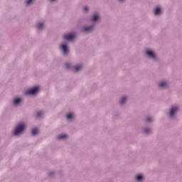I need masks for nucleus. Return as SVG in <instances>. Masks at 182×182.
Here are the masks:
<instances>
[{"mask_svg": "<svg viewBox=\"0 0 182 182\" xmlns=\"http://www.w3.org/2000/svg\"><path fill=\"white\" fill-rule=\"evenodd\" d=\"M50 1H55V0H50Z\"/></svg>", "mask_w": 182, "mask_h": 182, "instance_id": "393cba45", "label": "nucleus"}, {"mask_svg": "<svg viewBox=\"0 0 182 182\" xmlns=\"http://www.w3.org/2000/svg\"><path fill=\"white\" fill-rule=\"evenodd\" d=\"M146 55H147V56H149V58H151V59H156V55H154V53H153V51L146 50Z\"/></svg>", "mask_w": 182, "mask_h": 182, "instance_id": "39448f33", "label": "nucleus"}, {"mask_svg": "<svg viewBox=\"0 0 182 182\" xmlns=\"http://www.w3.org/2000/svg\"><path fill=\"white\" fill-rule=\"evenodd\" d=\"M65 68H69V67L70 66V65H69V63H66V64L65 65Z\"/></svg>", "mask_w": 182, "mask_h": 182, "instance_id": "b1692460", "label": "nucleus"}, {"mask_svg": "<svg viewBox=\"0 0 182 182\" xmlns=\"http://www.w3.org/2000/svg\"><path fill=\"white\" fill-rule=\"evenodd\" d=\"M39 130H38V128H33L31 131V133L33 136H36V134H38Z\"/></svg>", "mask_w": 182, "mask_h": 182, "instance_id": "f8f14e48", "label": "nucleus"}, {"mask_svg": "<svg viewBox=\"0 0 182 182\" xmlns=\"http://www.w3.org/2000/svg\"><path fill=\"white\" fill-rule=\"evenodd\" d=\"M73 118V114H67V119L68 120H70V119Z\"/></svg>", "mask_w": 182, "mask_h": 182, "instance_id": "a211bd4d", "label": "nucleus"}, {"mask_svg": "<svg viewBox=\"0 0 182 182\" xmlns=\"http://www.w3.org/2000/svg\"><path fill=\"white\" fill-rule=\"evenodd\" d=\"M38 90H39V87L37 86L30 89L29 90L26 91L25 93L26 95H35V93H38Z\"/></svg>", "mask_w": 182, "mask_h": 182, "instance_id": "f03ea898", "label": "nucleus"}, {"mask_svg": "<svg viewBox=\"0 0 182 182\" xmlns=\"http://www.w3.org/2000/svg\"><path fill=\"white\" fill-rule=\"evenodd\" d=\"M87 11H89V8H87V6H85L83 8V12H87Z\"/></svg>", "mask_w": 182, "mask_h": 182, "instance_id": "aec40b11", "label": "nucleus"}, {"mask_svg": "<svg viewBox=\"0 0 182 182\" xmlns=\"http://www.w3.org/2000/svg\"><path fill=\"white\" fill-rule=\"evenodd\" d=\"M136 181H141V180H143V175H137L135 177Z\"/></svg>", "mask_w": 182, "mask_h": 182, "instance_id": "2eb2a0df", "label": "nucleus"}, {"mask_svg": "<svg viewBox=\"0 0 182 182\" xmlns=\"http://www.w3.org/2000/svg\"><path fill=\"white\" fill-rule=\"evenodd\" d=\"M146 122H151V118L150 117L146 118Z\"/></svg>", "mask_w": 182, "mask_h": 182, "instance_id": "5701e85b", "label": "nucleus"}, {"mask_svg": "<svg viewBox=\"0 0 182 182\" xmlns=\"http://www.w3.org/2000/svg\"><path fill=\"white\" fill-rule=\"evenodd\" d=\"M93 31V26L85 27L82 29V32H92Z\"/></svg>", "mask_w": 182, "mask_h": 182, "instance_id": "0eeeda50", "label": "nucleus"}, {"mask_svg": "<svg viewBox=\"0 0 182 182\" xmlns=\"http://www.w3.org/2000/svg\"><path fill=\"white\" fill-rule=\"evenodd\" d=\"M25 130V124H21L18 125L14 130V136H18L20 133H22Z\"/></svg>", "mask_w": 182, "mask_h": 182, "instance_id": "f257e3e1", "label": "nucleus"}, {"mask_svg": "<svg viewBox=\"0 0 182 182\" xmlns=\"http://www.w3.org/2000/svg\"><path fill=\"white\" fill-rule=\"evenodd\" d=\"M31 2H32V0H27L26 2V4L27 5H29V4H31Z\"/></svg>", "mask_w": 182, "mask_h": 182, "instance_id": "4be33fe9", "label": "nucleus"}, {"mask_svg": "<svg viewBox=\"0 0 182 182\" xmlns=\"http://www.w3.org/2000/svg\"><path fill=\"white\" fill-rule=\"evenodd\" d=\"M176 112H178V107H176V106L172 107L169 112L170 117H173L174 113H176Z\"/></svg>", "mask_w": 182, "mask_h": 182, "instance_id": "20e7f679", "label": "nucleus"}, {"mask_svg": "<svg viewBox=\"0 0 182 182\" xmlns=\"http://www.w3.org/2000/svg\"><path fill=\"white\" fill-rule=\"evenodd\" d=\"M99 19V16L97 14H95L92 18H91V21L92 22H96Z\"/></svg>", "mask_w": 182, "mask_h": 182, "instance_id": "9d476101", "label": "nucleus"}, {"mask_svg": "<svg viewBox=\"0 0 182 182\" xmlns=\"http://www.w3.org/2000/svg\"><path fill=\"white\" fill-rule=\"evenodd\" d=\"M126 100H127V97H122L121 100L119 101L120 105H124V103L126 102Z\"/></svg>", "mask_w": 182, "mask_h": 182, "instance_id": "9b49d317", "label": "nucleus"}, {"mask_svg": "<svg viewBox=\"0 0 182 182\" xmlns=\"http://www.w3.org/2000/svg\"><path fill=\"white\" fill-rule=\"evenodd\" d=\"M66 137H68V136H66V134H63L57 136V139H58V140H62L63 139H66Z\"/></svg>", "mask_w": 182, "mask_h": 182, "instance_id": "1a4fd4ad", "label": "nucleus"}, {"mask_svg": "<svg viewBox=\"0 0 182 182\" xmlns=\"http://www.w3.org/2000/svg\"><path fill=\"white\" fill-rule=\"evenodd\" d=\"M161 9H160V7H156L154 10V12L155 14V15H159V14H160Z\"/></svg>", "mask_w": 182, "mask_h": 182, "instance_id": "ddd939ff", "label": "nucleus"}, {"mask_svg": "<svg viewBox=\"0 0 182 182\" xmlns=\"http://www.w3.org/2000/svg\"><path fill=\"white\" fill-rule=\"evenodd\" d=\"M82 68L83 67L82 65H76L75 67H74L73 70L75 72H79V70H82Z\"/></svg>", "mask_w": 182, "mask_h": 182, "instance_id": "6e6552de", "label": "nucleus"}, {"mask_svg": "<svg viewBox=\"0 0 182 182\" xmlns=\"http://www.w3.org/2000/svg\"><path fill=\"white\" fill-rule=\"evenodd\" d=\"M60 49L63 50V53H68V46L65 44H61Z\"/></svg>", "mask_w": 182, "mask_h": 182, "instance_id": "423d86ee", "label": "nucleus"}, {"mask_svg": "<svg viewBox=\"0 0 182 182\" xmlns=\"http://www.w3.org/2000/svg\"><path fill=\"white\" fill-rule=\"evenodd\" d=\"M41 114H43V112H37L36 114V117H41Z\"/></svg>", "mask_w": 182, "mask_h": 182, "instance_id": "6ab92c4d", "label": "nucleus"}, {"mask_svg": "<svg viewBox=\"0 0 182 182\" xmlns=\"http://www.w3.org/2000/svg\"><path fill=\"white\" fill-rule=\"evenodd\" d=\"M75 38V33H68L63 36V39L65 41H72Z\"/></svg>", "mask_w": 182, "mask_h": 182, "instance_id": "7ed1b4c3", "label": "nucleus"}, {"mask_svg": "<svg viewBox=\"0 0 182 182\" xmlns=\"http://www.w3.org/2000/svg\"><path fill=\"white\" fill-rule=\"evenodd\" d=\"M150 132H151L150 129H146L144 130V133H146V134L150 133Z\"/></svg>", "mask_w": 182, "mask_h": 182, "instance_id": "412c9836", "label": "nucleus"}, {"mask_svg": "<svg viewBox=\"0 0 182 182\" xmlns=\"http://www.w3.org/2000/svg\"><path fill=\"white\" fill-rule=\"evenodd\" d=\"M159 87H167V82H162L159 84Z\"/></svg>", "mask_w": 182, "mask_h": 182, "instance_id": "4468645a", "label": "nucleus"}, {"mask_svg": "<svg viewBox=\"0 0 182 182\" xmlns=\"http://www.w3.org/2000/svg\"><path fill=\"white\" fill-rule=\"evenodd\" d=\"M18 103H21V98H16L14 100V105H18Z\"/></svg>", "mask_w": 182, "mask_h": 182, "instance_id": "dca6fc26", "label": "nucleus"}, {"mask_svg": "<svg viewBox=\"0 0 182 182\" xmlns=\"http://www.w3.org/2000/svg\"><path fill=\"white\" fill-rule=\"evenodd\" d=\"M37 28L38 29H43V23H39L38 24H37Z\"/></svg>", "mask_w": 182, "mask_h": 182, "instance_id": "f3484780", "label": "nucleus"}]
</instances>
